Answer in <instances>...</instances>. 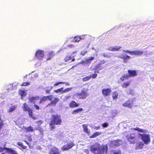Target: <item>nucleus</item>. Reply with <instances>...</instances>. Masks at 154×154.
Listing matches in <instances>:
<instances>
[{"label": "nucleus", "instance_id": "24", "mask_svg": "<svg viewBox=\"0 0 154 154\" xmlns=\"http://www.w3.org/2000/svg\"><path fill=\"white\" fill-rule=\"evenodd\" d=\"M112 96L113 100L117 99L118 96V92L116 91L112 92Z\"/></svg>", "mask_w": 154, "mask_h": 154}, {"label": "nucleus", "instance_id": "17", "mask_svg": "<svg viewBox=\"0 0 154 154\" xmlns=\"http://www.w3.org/2000/svg\"><path fill=\"white\" fill-rule=\"evenodd\" d=\"M121 48L122 47L120 46L110 47L108 48V50L112 51H118L120 50Z\"/></svg>", "mask_w": 154, "mask_h": 154}, {"label": "nucleus", "instance_id": "14", "mask_svg": "<svg viewBox=\"0 0 154 154\" xmlns=\"http://www.w3.org/2000/svg\"><path fill=\"white\" fill-rule=\"evenodd\" d=\"M59 100V99L57 97H55L54 98V100L51 101V103H48L46 106V107H48L50 105H52L53 106H55Z\"/></svg>", "mask_w": 154, "mask_h": 154}, {"label": "nucleus", "instance_id": "58", "mask_svg": "<svg viewBox=\"0 0 154 154\" xmlns=\"http://www.w3.org/2000/svg\"><path fill=\"white\" fill-rule=\"evenodd\" d=\"M73 58H72V59H71L72 60L71 61V62L74 61L75 60V58L74 57V56H73Z\"/></svg>", "mask_w": 154, "mask_h": 154}, {"label": "nucleus", "instance_id": "45", "mask_svg": "<svg viewBox=\"0 0 154 154\" xmlns=\"http://www.w3.org/2000/svg\"><path fill=\"white\" fill-rule=\"evenodd\" d=\"M124 78L125 80L128 79L129 78V76L128 75H125L122 76Z\"/></svg>", "mask_w": 154, "mask_h": 154}, {"label": "nucleus", "instance_id": "29", "mask_svg": "<svg viewBox=\"0 0 154 154\" xmlns=\"http://www.w3.org/2000/svg\"><path fill=\"white\" fill-rule=\"evenodd\" d=\"M17 107V105H14L13 106H12L11 107H10L9 109H8V112H11L13 111H14L15 110L16 108Z\"/></svg>", "mask_w": 154, "mask_h": 154}, {"label": "nucleus", "instance_id": "41", "mask_svg": "<svg viewBox=\"0 0 154 154\" xmlns=\"http://www.w3.org/2000/svg\"><path fill=\"white\" fill-rule=\"evenodd\" d=\"M87 53V50H83L81 51L80 54L82 56L85 55Z\"/></svg>", "mask_w": 154, "mask_h": 154}, {"label": "nucleus", "instance_id": "23", "mask_svg": "<svg viewBox=\"0 0 154 154\" xmlns=\"http://www.w3.org/2000/svg\"><path fill=\"white\" fill-rule=\"evenodd\" d=\"M65 84L66 86H69L70 84L66 82H57L54 84V86H58L59 84Z\"/></svg>", "mask_w": 154, "mask_h": 154}, {"label": "nucleus", "instance_id": "36", "mask_svg": "<svg viewBox=\"0 0 154 154\" xmlns=\"http://www.w3.org/2000/svg\"><path fill=\"white\" fill-rule=\"evenodd\" d=\"M91 78V75H89L86 77H85L82 79V81L83 82H85L89 80Z\"/></svg>", "mask_w": 154, "mask_h": 154}, {"label": "nucleus", "instance_id": "18", "mask_svg": "<svg viewBox=\"0 0 154 154\" xmlns=\"http://www.w3.org/2000/svg\"><path fill=\"white\" fill-rule=\"evenodd\" d=\"M79 105L74 100L71 101L69 103V106L71 108H75L78 107Z\"/></svg>", "mask_w": 154, "mask_h": 154}, {"label": "nucleus", "instance_id": "64", "mask_svg": "<svg viewBox=\"0 0 154 154\" xmlns=\"http://www.w3.org/2000/svg\"><path fill=\"white\" fill-rule=\"evenodd\" d=\"M76 52L75 51V52H72V54H74V53H75Z\"/></svg>", "mask_w": 154, "mask_h": 154}, {"label": "nucleus", "instance_id": "20", "mask_svg": "<svg viewBox=\"0 0 154 154\" xmlns=\"http://www.w3.org/2000/svg\"><path fill=\"white\" fill-rule=\"evenodd\" d=\"M130 85V82L127 81L122 84L121 86L122 88H127Z\"/></svg>", "mask_w": 154, "mask_h": 154}, {"label": "nucleus", "instance_id": "55", "mask_svg": "<svg viewBox=\"0 0 154 154\" xmlns=\"http://www.w3.org/2000/svg\"><path fill=\"white\" fill-rule=\"evenodd\" d=\"M120 80L122 81H124V80H125V79H124V78L123 77V76H122V77L120 78Z\"/></svg>", "mask_w": 154, "mask_h": 154}, {"label": "nucleus", "instance_id": "63", "mask_svg": "<svg viewBox=\"0 0 154 154\" xmlns=\"http://www.w3.org/2000/svg\"><path fill=\"white\" fill-rule=\"evenodd\" d=\"M24 142L28 145L29 146V143H28L26 141H24Z\"/></svg>", "mask_w": 154, "mask_h": 154}, {"label": "nucleus", "instance_id": "57", "mask_svg": "<svg viewBox=\"0 0 154 154\" xmlns=\"http://www.w3.org/2000/svg\"><path fill=\"white\" fill-rule=\"evenodd\" d=\"M55 126H51V130H53V129L55 128Z\"/></svg>", "mask_w": 154, "mask_h": 154}, {"label": "nucleus", "instance_id": "15", "mask_svg": "<svg viewBox=\"0 0 154 154\" xmlns=\"http://www.w3.org/2000/svg\"><path fill=\"white\" fill-rule=\"evenodd\" d=\"M128 75L130 77H134L137 75V72L135 70H128Z\"/></svg>", "mask_w": 154, "mask_h": 154}, {"label": "nucleus", "instance_id": "47", "mask_svg": "<svg viewBox=\"0 0 154 154\" xmlns=\"http://www.w3.org/2000/svg\"><path fill=\"white\" fill-rule=\"evenodd\" d=\"M34 107L36 109H37L38 110H39V109L40 108H39V106L38 105L35 104L34 105Z\"/></svg>", "mask_w": 154, "mask_h": 154}, {"label": "nucleus", "instance_id": "16", "mask_svg": "<svg viewBox=\"0 0 154 154\" xmlns=\"http://www.w3.org/2000/svg\"><path fill=\"white\" fill-rule=\"evenodd\" d=\"M49 153L50 154H60L58 149L55 147L52 148Z\"/></svg>", "mask_w": 154, "mask_h": 154}, {"label": "nucleus", "instance_id": "59", "mask_svg": "<svg viewBox=\"0 0 154 154\" xmlns=\"http://www.w3.org/2000/svg\"><path fill=\"white\" fill-rule=\"evenodd\" d=\"M70 97V96H66L65 97L66 99H67L68 98H69Z\"/></svg>", "mask_w": 154, "mask_h": 154}, {"label": "nucleus", "instance_id": "28", "mask_svg": "<svg viewBox=\"0 0 154 154\" xmlns=\"http://www.w3.org/2000/svg\"><path fill=\"white\" fill-rule=\"evenodd\" d=\"M144 143L143 142H140L137 144V149H142L143 147Z\"/></svg>", "mask_w": 154, "mask_h": 154}, {"label": "nucleus", "instance_id": "22", "mask_svg": "<svg viewBox=\"0 0 154 154\" xmlns=\"http://www.w3.org/2000/svg\"><path fill=\"white\" fill-rule=\"evenodd\" d=\"M83 110V109L82 108H79L73 110L72 112V114L73 115L79 113L81 111Z\"/></svg>", "mask_w": 154, "mask_h": 154}, {"label": "nucleus", "instance_id": "27", "mask_svg": "<svg viewBox=\"0 0 154 154\" xmlns=\"http://www.w3.org/2000/svg\"><path fill=\"white\" fill-rule=\"evenodd\" d=\"M54 55V54L53 52H49L48 54V57L46 59V60H51Z\"/></svg>", "mask_w": 154, "mask_h": 154}, {"label": "nucleus", "instance_id": "43", "mask_svg": "<svg viewBox=\"0 0 154 154\" xmlns=\"http://www.w3.org/2000/svg\"><path fill=\"white\" fill-rule=\"evenodd\" d=\"M46 97H47V99H48L49 100L51 101L53 98V95H50L46 96Z\"/></svg>", "mask_w": 154, "mask_h": 154}, {"label": "nucleus", "instance_id": "4", "mask_svg": "<svg viewBox=\"0 0 154 154\" xmlns=\"http://www.w3.org/2000/svg\"><path fill=\"white\" fill-rule=\"evenodd\" d=\"M88 90L83 89L82 90L81 92L78 93L77 94L80 99H85L89 96V94L87 92Z\"/></svg>", "mask_w": 154, "mask_h": 154}, {"label": "nucleus", "instance_id": "21", "mask_svg": "<svg viewBox=\"0 0 154 154\" xmlns=\"http://www.w3.org/2000/svg\"><path fill=\"white\" fill-rule=\"evenodd\" d=\"M122 56H119L118 57L124 60L129 59L131 58L130 56L127 55H124V54H122Z\"/></svg>", "mask_w": 154, "mask_h": 154}, {"label": "nucleus", "instance_id": "53", "mask_svg": "<svg viewBox=\"0 0 154 154\" xmlns=\"http://www.w3.org/2000/svg\"><path fill=\"white\" fill-rule=\"evenodd\" d=\"M32 116H29L30 117H31L32 119L34 120H35L36 119V118L33 116V114L32 113Z\"/></svg>", "mask_w": 154, "mask_h": 154}, {"label": "nucleus", "instance_id": "1", "mask_svg": "<svg viewBox=\"0 0 154 154\" xmlns=\"http://www.w3.org/2000/svg\"><path fill=\"white\" fill-rule=\"evenodd\" d=\"M108 150V146L106 145L101 146L98 143H96L91 146L90 151L95 154H106Z\"/></svg>", "mask_w": 154, "mask_h": 154}, {"label": "nucleus", "instance_id": "3", "mask_svg": "<svg viewBox=\"0 0 154 154\" xmlns=\"http://www.w3.org/2000/svg\"><path fill=\"white\" fill-rule=\"evenodd\" d=\"M138 137L143 141L145 144H148L150 142V135L146 133L138 134Z\"/></svg>", "mask_w": 154, "mask_h": 154}, {"label": "nucleus", "instance_id": "34", "mask_svg": "<svg viewBox=\"0 0 154 154\" xmlns=\"http://www.w3.org/2000/svg\"><path fill=\"white\" fill-rule=\"evenodd\" d=\"M19 93L21 96H25L26 94V93L23 90H20L19 91Z\"/></svg>", "mask_w": 154, "mask_h": 154}, {"label": "nucleus", "instance_id": "51", "mask_svg": "<svg viewBox=\"0 0 154 154\" xmlns=\"http://www.w3.org/2000/svg\"><path fill=\"white\" fill-rule=\"evenodd\" d=\"M103 56L105 57H109V56L107 54H105V53H104L103 55Z\"/></svg>", "mask_w": 154, "mask_h": 154}, {"label": "nucleus", "instance_id": "52", "mask_svg": "<svg viewBox=\"0 0 154 154\" xmlns=\"http://www.w3.org/2000/svg\"><path fill=\"white\" fill-rule=\"evenodd\" d=\"M68 47L69 48H73L74 47V45L72 44L69 45H68Z\"/></svg>", "mask_w": 154, "mask_h": 154}, {"label": "nucleus", "instance_id": "50", "mask_svg": "<svg viewBox=\"0 0 154 154\" xmlns=\"http://www.w3.org/2000/svg\"><path fill=\"white\" fill-rule=\"evenodd\" d=\"M113 154H121V152L120 150H118L113 152Z\"/></svg>", "mask_w": 154, "mask_h": 154}, {"label": "nucleus", "instance_id": "38", "mask_svg": "<svg viewBox=\"0 0 154 154\" xmlns=\"http://www.w3.org/2000/svg\"><path fill=\"white\" fill-rule=\"evenodd\" d=\"M135 129L138 131H139L141 132H147L145 130H143V129H140L139 128H135Z\"/></svg>", "mask_w": 154, "mask_h": 154}, {"label": "nucleus", "instance_id": "44", "mask_svg": "<svg viewBox=\"0 0 154 154\" xmlns=\"http://www.w3.org/2000/svg\"><path fill=\"white\" fill-rule=\"evenodd\" d=\"M26 130L27 131H32L33 130V129L32 127L30 126L29 127L27 128Z\"/></svg>", "mask_w": 154, "mask_h": 154}, {"label": "nucleus", "instance_id": "11", "mask_svg": "<svg viewBox=\"0 0 154 154\" xmlns=\"http://www.w3.org/2000/svg\"><path fill=\"white\" fill-rule=\"evenodd\" d=\"M133 102L132 100H129L126 101L123 104L122 106L125 107L131 108L133 106Z\"/></svg>", "mask_w": 154, "mask_h": 154}, {"label": "nucleus", "instance_id": "61", "mask_svg": "<svg viewBox=\"0 0 154 154\" xmlns=\"http://www.w3.org/2000/svg\"><path fill=\"white\" fill-rule=\"evenodd\" d=\"M108 126H106V125H105V126H102V127L103 128H106V127Z\"/></svg>", "mask_w": 154, "mask_h": 154}, {"label": "nucleus", "instance_id": "33", "mask_svg": "<svg viewBox=\"0 0 154 154\" xmlns=\"http://www.w3.org/2000/svg\"><path fill=\"white\" fill-rule=\"evenodd\" d=\"M72 89V88H69L65 89L62 91V93H64L66 92H68L71 91Z\"/></svg>", "mask_w": 154, "mask_h": 154}, {"label": "nucleus", "instance_id": "2", "mask_svg": "<svg viewBox=\"0 0 154 154\" xmlns=\"http://www.w3.org/2000/svg\"><path fill=\"white\" fill-rule=\"evenodd\" d=\"M60 116L58 114L51 115L50 125H60L61 123Z\"/></svg>", "mask_w": 154, "mask_h": 154}, {"label": "nucleus", "instance_id": "12", "mask_svg": "<svg viewBox=\"0 0 154 154\" xmlns=\"http://www.w3.org/2000/svg\"><path fill=\"white\" fill-rule=\"evenodd\" d=\"M136 135L134 134H132L127 135V137L128 141H130L131 143H135V138Z\"/></svg>", "mask_w": 154, "mask_h": 154}, {"label": "nucleus", "instance_id": "9", "mask_svg": "<svg viewBox=\"0 0 154 154\" xmlns=\"http://www.w3.org/2000/svg\"><path fill=\"white\" fill-rule=\"evenodd\" d=\"M112 92V90L111 88H104L102 90V95L104 97H107L110 95Z\"/></svg>", "mask_w": 154, "mask_h": 154}, {"label": "nucleus", "instance_id": "46", "mask_svg": "<svg viewBox=\"0 0 154 154\" xmlns=\"http://www.w3.org/2000/svg\"><path fill=\"white\" fill-rule=\"evenodd\" d=\"M91 128H95L96 130H98L100 128V127L99 126H98L97 127H96V126H91Z\"/></svg>", "mask_w": 154, "mask_h": 154}, {"label": "nucleus", "instance_id": "19", "mask_svg": "<svg viewBox=\"0 0 154 154\" xmlns=\"http://www.w3.org/2000/svg\"><path fill=\"white\" fill-rule=\"evenodd\" d=\"M121 143V141L120 140H116L112 142V144L114 146H119Z\"/></svg>", "mask_w": 154, "mask_h": 154}, {"label": "nucleus", "instance_id": "13", "mask_svg": "<svg viewBox=\"0 0 154 154\" xmlns=\"http://www.w3.org/2000/svg\"><path fill=\"white\" fill-rule=\"evenodd\" d=\"M28 99L29 101L31 103H35L36 101H37L40 99V97L38 96H36L35 97H29Z\"/></svg>", "mask_w": 154, "mask_h": 154}, {"label": "nucleus", "instance_id": "48", "mask_svg": "<svg viewBox=\"0 0 154 154\" xmlns=\"http://www.w3.org/2000/svg\"><path fill=\"white\" fill-rule=\"evenodd\" d=\"M42 122H43L42 120H39L36 122L37 124L38 125H41L42 124Z\"/></svg>", "mask_w": 154, "mask_h": 154}, {"label": "nucleus", "instance_id": "10", "mask_svg": "<svg viewBox=\"0 0 154 154\" xmlns=\"http://www.w3.org/2000/svg\"><path fill=\"white\" fill-rule=\"evenodd\" d=\"M4 150H6L8 153L10 154H18L16 151L11 148L5 147L4 148L2 147H0V152H2Z\"/></svg>", "mask_w": 154, "mask_h": 154}, {"label": "nucleus", "instance_id": "31", "mask_svg": "<svg viewBox=\"0 0 154 154\" xmlns=\"http://www.w3.org/2000/svg\"><path fill=\"white\" fill-rule=\"evenodd\" d=\"M47 100V97L46 96H44L40 99V100L39 102V103H44L45 101Z\"/></svg>", "mask_w": 154, "mask_h": 154}, {"label": "nucleus", "instance_id": "7", "mask_svg": "<svg viewBox=\"0 0 154 154\" xmlns=\"http://www.w3.org/2000/svg\"><path fill=\"white\" fill-rule=\"evenodd\" d=\"M75 144L73 142H68L66 144H65L61 148V150L63 151L71 149Z\"/></svg>", "mask_w": 154, "mask_h": 154}, {"label": "nucleus", "instance_id": "6", "mask_svg": "<svg viewBox=\"0 0 154 154\" xmlns=\"http://www.w3.org/2000/svg\"><path fill=\"white\" fill-rule=\"evenodd\" d=\"M123 52H125L128 53L131 55H137V56H140L143 54V51H139L137 50H134L133 51H130L128 50L126 51H123Z\"/></svg>", "mask_w": 154, "mask_h": 154}, {"label": "nucleus", "instance_id": "35", "mask_svg": "<svg viewBox=\"0 0 154 154\" xmlns=\"http://www.w3.org/2000/svg\"><path fill=\"white\" fill-rule=\"evenodd\" d=\"M84 131L85 132L88 134L90 132V130L88 129L87 126H83Z\"/></svg>", "mask_w": 154, "mask_h": 154}, {"label": "nucleus", "instance_id": "32", "mask_svg": "<svg viewBox=\"0 0 154 154\" xmlns=\"http://www.w3.org/2000/svg\"><path fill=\"white\" fill-rule=\"evenodd\" d=\"M81 38L78 36H75L73 39V41L75 42H78L81 39Z\"/></svg>", "mask_w": 154, "mask_h": 154}, {"label": "nucleus", "instance_id": "42", "mask_svg": "<svg viewBox=\"0 0 154 154\" xmlns=\"http://www.w3.org/2000/svg\"><path fill=\"white\" fill-rule=\"evenodd\" d=\"M91 78H92V79H95L97 77V74L96 73H93L91 74Z\"/></svg>", "mask_w": 154, "mask_h": 154}, {"label": "nucleus", "instance_id": "5", "mask_svg": "<svg viewBox=\"0 0 154 154\" xmlns=\"http://www.w3.org/2000/svg\"><path fill=\"white\" fill-rule=\"evenodd\" d=\"M44 51L38 50L36 52L35 56L37 59L39 60H42L43 59L44 56Z\"/></svg>", "mask_w": 154, "mask_h": 154}, {"label": "nucleus", "instance_id": "25", "mask_svg": "<svg viewBox=\"0 0 154 154\" xmlns=\"http://www.w3.org/2000/svg\"><path fill=\"white\" fill-rule=\"evenodd\" d=\"M94 59V57H91L90 58L86 59L84 61L85 63L87 64H90L91 62V61L93 60Z\"/></svg>", "mask_w": 154, "mask_h": 154}, {"label": "nucleus", "instance_id": "26", "mask_svg": "<svg viewBox=\"0 0 154 154\" xmlns=\"http://www.w3.org/2000/svg\"><path fill=\"white\" fill-rule=\"evenodd\" d=\"M73 57H72L71 55H68L65 57L64 60L65 62H68Z\"/></svg>", "mask_w": 154, "mask_h": 154}, {"label": "nucleus", "instance_id": "40", "mask_svg": "<svg viewBox=\"0 0 154 154\" xmlns=\"http://www.w3.org/2000/svg\"><path fill=\"white\" fill-rule=\"evenodd\" d=\"M30 85V83L29 82H25L20 85L21 86H27L28 85Z\"/></svg>", "mask_w": 154, "mask_h": 154}, {"label": "nucleus", "instance_id": "37", "mask_svg": "<svg viewBox=\"0 0 154 154\" xmlns=\"http://www.w3.org/2000/svg\"><path fill=\"white\" fill-rule=\"evenodd\" d=\"M18 145L20 146L23 149H26L27 147L26 146H24L23 143L21 142H18L17 143Z\"/></svg>", "mask_w": 154, "mask_h": 154}, {"label": "nucleus", "instance_id": "54", "mask_svg": "<svg viewBox=\"0 0 154 154\" xmlns=\"http://www.w3.org/2000/svg\"><path fill=\"white\" fill-rule=\"evenodd\" d=\"M51 89H46L45 91V92L49 94L50 93V91Z\"/></svg>", "mask_w": 154, "mask_h": 154}, {"label": "nucleus", "instance_id": "49", "mask_svg": "<svg viewBox=\"0 0 154 154\" xmlns=\"http://www.w3.org/2000/svg\"><path fill=\"white\" fill-rule=\"evenodd\" d=\"M130 92L128 93L129 94H131V95H133L134 94V91L132 89H130Z\"/></svg>", "mask_w": 154, "mask_h": 154}, {"label": "nucleus", "instance_id": "39", "mask_svg": "<svg viewBox=\"0 0 154 154\" xmlns=\"http://www.w3.org/2000/svg\"><path fill=\"white\" fill-rule=\"evenodd\" d=\"M63 87H61L60 88H58L57 90H55L54 91L57 93H58L59 92L61 91L62 90H63Z\"/></svg>", "mask_w": 154, "mask_h": 154}, {"label": "nucleus", "instance_id": "30", "mask_svg": "<svg viewBox=\"0 0 154 154\" xmlns=\"http://www.w3.org/2000/svg\"><path fill=\"white\" fill-rule=\"evenodd\" d=\"M101 134V132H96L95 133H94L93 135H91L90 137V138H92L95 137H97V136L100 135Z\"/></svg>", "mask_w": 154, "mask_h": 154}, {"label": "nucleus", "instance_id": "62", "mask_svg": "<svg viewBox=\"0 0 154 154\" xmlns=\"http://www.w3.org/2000/svg\"><path fill=\"white\" fill-rule=\"evenodd\" d=\"M24 142L28 145L29 146V143H28L26 141H24Z\"/></svg>", "mask_w": 154, "mask_h": 154}, {"label": "nucleus", "instance_id": "56", "mask_svg": "<svg viewBox=\"0 0 154 154\" xmlns=\"http://www.w3.org/2000/svg\"><path fill=\"white\" fill-rule=\"evenodd\" d=\"M106 62V61L105 60H103L101 61L100 63L104 64Z\"/></svg>", "mask_w": 154, "mask_h": 154}, {"label": "nucleus", "instance_id": "60", "mask_svg": "<svg viewBox=\"0 0 154 154\" xmlns=\"http://www.w3.org/2000/svg\"><path fill=\"white\" fill-rule=\"evenodd\" d=\"M108 124L107 123H104L102 125H108Z\"/></svg>", "mask_w": 154, "mask_h": 154}, {"label": "nucleus", "instance_id": "8", "mask_svg": "<svg viewBox=\"0 0 154 154\" xmlns=\"http://www.w3.org/2000/svg\"><path fill=\"white\" fill-rule=\"evenodd\" d=\"M22 107L24 111L28 112L29 116H32V111L26 103H24L23 104Z\"/></svg>", "mask_w": 154, "mask_h": 154}]
</instances>
